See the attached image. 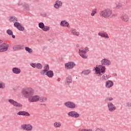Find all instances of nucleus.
<instances>
[{
    "label": "nucleus",
    "mask_w": 131,
    "mask_h": 131,
    "mask_svg": "<svg viewBox=\"0 0 131 131\" xmlns=\"http://www.w3.org/2000/svg\"><path fill=\"white\" fill-rule=\"evenodd\" d=\"M13 51H16L19 50H22L23 49V46L22 45H15L13 48Z\"/></svg>",
    "instance_id": "nucleus-24"
},
{
    "label": "nucleus",
    "mask_w": 131,
    "mask_h": 131,
    "mask_svg": "<svg viewBox=\"0 0 131 131\" xmlns=\"http://www.w3.org/2000/svg\"><path fill=\"white\" fill-rule=\"evenodd\" d=\"M64 105L67 108H70L71 109H74L76 107V105L74 103L70 101L66 102Z\"/></svg>",
    "instance_id": "nucleus-9"
},
{
    "label": "nucleus",
    "mask_w": 131,
    "mask_h": 131,
    "mask_svg": "<svg viewBox=\"0 0 131 131\" xmlns=\"http://www.w3.org/2000/svg\"><path fill=\"white\" fill-rule=\"evenodd\" d=\"M21 95L24 98H28L29 96L34 94V90L30 87H25L21 91Z\"/></svg>",
    "instance_id": "nucleus-2"
},
{
    "label": "nucleus",
    "mask_w": 131,
    "mask_h": 131,
    "mask_svg": "<svg viewBox=\"0 0 131 131\" xmlns=\"http://www.w3.org/2000/svg\"><path fill=\"white\" fill-rule=\"evenodd\" d=\"M101 62V64L104 65L105 66H109V65H111V61L106 58L102 59Z\"/></svg>",
    "instance_id": "nucleus-13"
},
{
    "label": "nucleus",
    "mask_w": 131,
    "mask_h": 131,
    "mask_svg": "<svg viewBox=\"0 0 131 131\" xmlns=\"http://www.w3.org/2000/svg\"><path fill=\"white\" fill-rule=\"evenodd\" d=\"M113 100V98H112V97H107L105 99V101H106V102H108V101H112Z\"/></svg>",
    "instance_id": "nucleus-45"
},
{
    "label": "nucleus",
    "mask_w": 131,
    "mask_h": 131,
    "mask_svg": "<svg viewBox=\"0 0 131 131\" xmlns=\"http://www.w3.org/2000/svg\"><path fill=\"white\" fill-rule=\"evenodd\" d=\"M25 49L29 54H32V53H33V50L29 47H25Z\"/></svg>",
    "instance_id": "nucleus-31"
},
{
    "label": "nucleus",
    "mask_w": 131,
    "mask_h": 131,
    "mask_svg": "<svg viewBox=\"0 0 131 131\" xmlns=\"http://www.w3.org/2000/svg\"><path fill=\"white\" fill-rule=\"evenodd\" d=\"M1 40H0V43H1Z\"/></svg>",
    "instance_id": "nucleus-51"
},
{
    "label": "nucleus",
    "mask_w": 131,
    "mask_h": 131,
    "mask_svg": "<svg viewBox=\"0 0 131 131\" xmlns=\"http://www.w3.org/2000/svg\"><path fill=\"white\" fill-rule=\"evenodd\" d=\"M8 48H9V45L6 43H3L0 45V52L2 53L8 51Z\"/></svg>",
    "instance_id": "nucleus-11"
},
{
    "label": "nucleus",
    "mask_w": 131,
    "mask_h": 131,
    "mask_svg": "<svg viewBox=\"0 0 131 131\" xmlns=\"http://www.w3.org/2000/svg\"><path fill=\"white\" fill-rule=\"evenodd\" d=\"M60 80H61V79H60V78H58V79H57V81H60Z\"/></svg>",
    "instance_id": "nucleus-48"
},
{
    "label": "nucleus",
    "mask_w": 131,
    "mask_h": 131,
    "mask_svg": "<svg viewBox=\"0 0 131 131\" xmlns=\"http://www.w3.org/2000/svg\"><path fill=\"white\" fill-rule=\"evenodd\" d=\"M98 35L101 36V37H104V38H106V39L109 38V36H108V34H107V33L99 32L98 33Z\"/></svg>",
    "instance_id": "nucleus-19"
},
{
    "label": "nucleus",
    "mask_w": 131,
    "mask_h": 131,
    "mask_svg": "<svg viewBox=\"0 0 131 131\" xmlns=\"http://www.w3.org/2000/svg\"><path fill=\"white\" fill-rule=\"evenodd\" d=\"M47 72L48 71H46L45 70H42L40 72V74L43 76H45V75H47Z\"/></svg>",
    "instance_id": "nucleus-33"
},
{
    "label": "nucleus",
    "mask_w": 131,
    "mask_h": 131,
    "mask_svg": "<svg viewBox=\"0 0 131 131\" xmlns=\"http://www.w3.org/2000/svg\"><path fill=\"white\" fill-rule=\"evenodd\" d=\"M78 131H93V129H85V128H80L78 129Z\"/></svg>",
    "instance_id": "nucleus-39"
},
{
    "label": "nucleus",
    "mask_w": 131,
    "mask_h": 131,
    "mask_svg": "<svg viewBox=\"0 0 131 131\" xmlns=\"http://www.w3.org/2000/svg\"><path fill=\"white\" fill-rule=\"evenodd\" d=\"M12 72H13L14 74H20V73H21V70L18 68H13L12 69Z\"/></svg>",
    "instance_id": "nucleus-23"
},
{
    "label": "nucleus",
    "mask_w": 131,
    "mask_h": 131,
    "mask_svg": "<svg viewBox=\"0 0 131 131\" xmlns=\"http://www.w3.org/2000/svg\"><path fill=\"white\" fill-rule=\"evenodd\" d=\"M38 26L39 28L43 30V31H49V30H50V27L45 26L43 23H39L38 24Z\"/></svg>",
    "instance_id": "nucleus-8"
},
{
    "label": "nucleus",
    "mask_w": 131,
    "mask_h": 131,
    "mask_svg": "<svg viewBox=\"0 0 131 131\" xmlns=\"http://www.w3.org/2000/svg\"><path fill=\"white\" fill-rule=\"evenodd\" d=\"M95 72L96 74L98 75V76H100V75H101V69L99 66L96 67V68H95Z\"/></svg>",
    "instance_id": "nucleus-28"
},
{
    "label": "nucleus",
    "mask_w": 131,
    "mask_h": 131,
    "mask_svg": "<svg viewBox=\"0 0 131 131\" xmlns=\"http://www.w3.org/2000/svg\"><path fill=\"white\" fill-rule=\"evenodd\" d=\"M23 10L25 12H28V11H29L30 10V8L29 7V5L28 4H25L23 5Z\"/></svg>",
    "instance_id": "nucleus-29"
},
{
    "label": "nucleus",
    "mask_w": 131,
    "mask_h": 131,
    "mask_svg": "<svg viewBox=\"0 0 131 131\" xmlns=\"http://www.w3.org/2000/svg\"><path fill=\"white\" fill-rule=\"evenodd\" d=\"M90 72H91L90 70H84L82 72V74L83 75H88V74H90Z\"/></svg>",
    "instance_id": "nucleus-37"
},
{
    "label": "nucleus",
    "mask_w": 131,
    "mask_h": 131,
    "mask_svg": "<svg viewBox=\"0 0 131 131\" xmlns=\"http://www.w3.org/2000/svg\"><path fill=\"white\" fill-rule=\"evenodd\" d=\"M49 78H52L54 76V72L53 71H48L46 75Z\"/></svg>",
    "instance_id": "nucleus-27"
},
{
    "label": "nucleus",
    "mask_w": 131,
    "mask_h": 131,
    "mask_svg": "<svg viewBox=\"0 0 131 131\" xmlns=\"http://www.w3.org/2000/svg\"><path fill=\"white\" fill-rule=\"evenodd\" d=\"M48 100V98L46 97H42L41 98L40 97L39 101L41 102H46Z\"/></svg>",
    "instance_id": "nucleus-38"
},
{
    "label": "nucleus",
    "mask_w": 131,
    "mask_h": 131,
    "mask_svg": "<svg viewBox=\"0 0 131 131\" xmlns=\"http://www.w3.org/2000/svg\"><path fill=\"white\" fill-rule=\"evenodd\" d=\"M13 90L14 91V92H17V91H19V90H20V86H15L13 88Z\"/></svg>",
    "instance_id": "nucleus-42"
},
{
    "label": "nucleus",
    "mask_w": 131,
    "mask_h": 131,
    "mask_svg": "<svg viewBox=\"0 0 131 131\" xmlns=\"http://www.w3.org/2000/svg\"><path fill=\"white\" fill-rule=\"evenodd\" d=\"M96 14H97V9H94L91 12V16L94 17Z\"/></svg>",
    "instance_id": "nucleus-36"
},
{
    "label": "nucleus",
    "mask_w": 131,
    "mask_h": 131,
    "mask_svg": "<svg viewBox=\"0 0 131 131\" xmlns=\"http://www.w3.org/2000/svg\"><path fill=\"white\" fill-rule=\"evenodd\" d=\"M17 115H23L24 116H30V114L27 112L25 111H20L17 114Z\"/></svg>",
    "instance_id": "nucleus-22"
},
{
    "label": "nucleus",
    "mask_w": 131,
    "mask_h": 131,
    "mask_svg": "<svg viewBox=\"0 0 131 131\" xmlns=\"http://www.w3.org/2000/svg\"><path fill=\"white\" fill-rule=\"evenodd\" d=\"M95 131H106V130L102 128H97L95 129Z\"/></svg>",
    "instance_id": "nucleus-44"
},
{
    "label": "nucleus",
    "mask_w": 131,
    "mask_h": 131,
    "mask_svg": "<svg viewBox=\"0 0 131 131\" xmlns=\"http://www.w3.org/2000/svg\"><path fill=\"white\" fill-rule=\"evenodd\" d=\"M74 66H75V63L73 62H69L65 64L66 69H72Z\"/></svg>",
    "instance_id": "nucleus-14"
},
{
    "label": "nucleus",
    "mask_w": 131,
    "mask_h": 131,
    "mask_svg": "<svg viewBox=\"0 0 131 131\" xmlns=\"http://www.w3.org/2000/svg\"><path fill=\"white\" fill-rule=\"evenodd\" d=\"M6 88V85L4 82L0 81V89L4 90Z\"/></svg>",
    "instance_id": "nucleus-32"
},
{
    "label": "nucleus",
    "mask_w": 131,
    "mask_h": 131,
    "mask_svg": "<svg viewBox=\"0 0 131 131\" xmlns=\"http://www.w3.org/2000/svg\"><path fill=\"white\" fill-rule=\"evenodd\" d=\"M8 102L14 106V107H23V104L21 103H18L17 101L13 100V99H9L8 100Z\"/></svg>",
    "instance_id": "nucleus-7"
},
{
    "label": "nucleus",
    "mask_w": 131,
    "mask_h": 131,
    "mask_svg": "<svg viewBox=\"0 0 131 131\" xmlns=\"http://www.w3.org/2000/svg\"><path fill=\"white\" fill-rule=\"evenodd\" d=\"M121 8H122V5L121 4H118L116 5L115 9L116 10H118V9H121Z\"/></svg>",
    "instance_id": "nucleus-40"
},
{
    "label": "nucleus",
    "mask_w": 131,
    "mask_h": 131,
    "mask_svg": "<svg viewBox=\"0 0 131 131\" xmlns=\"http://www.w3.org/2000/svg\"><path fill=\"white\" fill-rule=\"evenodd\" d=\"M30 66H31V67H33V68H35V67H36V64L35 63H30Z\"/></svg>",
    "instance_id": "nucleus-46"
},
{
    "label": "nucleus",
    "mask_w": 131,
    "mask_h": 131,
    "mask_svg": "<svg viewBox=\"0 0 131 131\" xmlns=\"http://www.w3.org/2000/svg\"><path fill=\"white\" fill-rule=\"evenodd\" d=\"M60 26H61L62 27H70L69 23H68V22H67L66 20H62L60 22Z\"/></svg>",
    "instance_id": "nucleus-18"
},
{
    "label": "nucleus",
    "mask_w": 131,
    "mask_h": 131,
    "mask_svg": "<svg viewBox=\"0 0 131 131\" xmlns=\"http://www.w3.org/2000/svg\"><path fill=\"white\" fill-rule=\"evenodd\" d=\"M113 11L110 8H106L103 9L100 11L99 12V16L101 18H104V19H107V18H115L117 17V14L114 13L113 14Z\"/></svg>",
    "instance_id": "nucleus-1"
},
{
    "label": "nucleus",
    "mask_w": 131,
    "mask_h": 131,
    "mask_svg": "<svg viewBox=\"0 0 131 131\" xmlns=\"http://www.w3.org/2000/svg\"><path fill=\"white\" fill-rule=\"evenodd\" d=\"M88 51L89 48H88V47H81L79 49V55H80V56L83 59H86L88 58L86 52Z\"/></svg>",
    "instance_id": "nucleus-3"
},
{
    "label": "nucleus",
    "mask_w": 131,
    "mask_h": 131,
    "mask_svg": "<svg viewBox=\"0 0 131 131\" xmlns=\"http://www.w3.org/2000/svg\"><path fill=\"white\" fill-rule=\"evenodd\" d=\"M114 83L111 80H108L105 82V87L110 89L113 86Z\"/></svg>",
    "instance_id": "nucleus-16"
},
{
    "label": "nucleus",
    "mask_w": 131,
    "mask_h": 131,
    "mask_svg": "<svg viewBox=\"0 0 131 131\" xmlns=\"http://www.w3.org/2000/svg\"><path fill=\"white\" fill-rule=\"evenodd\" d=\"M36 68L37 69H42V65H41V63H38L36 64Z\"/></svg>",
    "instance_id": "nucleus-35"
},
{
    "label": "nucleus",
    "mask_w": 131,
    "mask_h": 131,
    "mask_svg": "<svg viewBox=\"0 0 131 131\" xmlns=\"http://www.w3.org/2000/svg\"><path fill=\"white\" fill-rule=\"evenodd\" d=\"M43 68L44 70L46 71H49V70H50V67L49 66V64H45Z\"/></svg>",
    "instance_id": "nucleus-41"
},
{
    "label": "nucleus",
    "mask_w": 131,
    "mask_h": 131,
    "mask_svg": "<svg viewBox=\"0 0 131 131\" xmlns=\"http://www.w3.org/2000/svg\"><path fill=\"white\" fill-rule=\"evenodd\" d=\"M21 129L27 131H31L33 129V127L30 124H23L21 126Z\"/></svg>",
    "instance_id": "nucleus-6"
},
{
    "label": "nucleus",
    "mask_w": 131,
    "mask_h": 131,
    "mask_svg": "<svg viewBox=\"0 0 131 131\" xmlns=\"http://www.w3.org/2000/svg\"><path fill=\"white\" fill-rule=\"evenodd\" d=\"M68 116H70L71 117H74L75 118H77V117H79V115L78 113L75 111L69 112L68 113Z\"/></svg>",
    "instance_id": "nucleus-10"
},
{
    "label": "nucleus",
    "mask_w": 131,
    "mask_h": 131,
    "mask_svg": "<svg viewBox=\"0 0 131 131\" xmlns=\"http://www.w3.org/2000/svg\"><path fill=\"white\" fill-rule=\"evenodd\" d=\"M71 32L73 35H75L76 36H79V32L75 30V29H72L71 30Z\"/></svg>",
    "instance_id": "nucleus-25"
},
{
    "label": "nucleus",
    "mask_w": 131,
    "mask_h": 131,
    "mask_svg": "<svg viewBox=\"0 0 131 131\" xmlns=\"http://www.w3.org/2000/svg\"><path fill=\"white\" fill-rule=\"evenodd\" d=\"M98 67H100L101 69V73H105L106 71V67L104 66H99Z\"/></svg>",
    "instance_id": "nucleus-30"
},
{
    "label": "nucleus",
    "mask_w": 131,
    "mask_h": 131,
    "mask_svg": "<svg viewBox=\"0 0 131 131\" xmlns=\"http://www.w3.org/2000/svg\"><path fill=\"white\" fill-rule=\"evenodd\" d=\"M18 5H19V6H21V4H20V3H19V4H18Z\"/></svg>",
    "instance_id": "nucleus-50"
},
{
    "label": "nucleus",
    "mask_w": 131,
    "mask_h": 131,
    "mask_svg": "<svg viewBox=\"0 0 131 131\" xmlns=\"http://www.w3.org/2000/svg\"><path fill=\"white\" fill-rule=\"evenodd\" d=\"M71 82H72V78L70 76H69L66 79L65 83L67 85H69Z\"/></svg>",
    "instance_id": "nucleus-21"
},
{
    "label": "nucleus",
    "mask_w": 131,
    "mask_h": 131,
    "mask_svg": "<svg viewBox=\"0 0 131 131\" xmlns=\"http://www.w3.org/2000/svg\"><path fill=\"white\" fill-rule=\"evenodd\" d=\"M9 21L10 22H16V21H17V18H16V17H10L9 18Z\"/></svg>",
    "instance_id": "nucleus-34"
},
{
    "label": "nucleus",
    "mask_w": 131,
    "mask_h": 131,
    "mask_svg": "<svg viewBox=\"0 0 131 131\" xmlns=\"http://www.w3.org/2000/svg\"><path fill=\"white\" fill-rule=\"evenodd\" d=\"M12 38H15V35H12Z\"/></svg>",
    "instance_id": "nucleus-49"
},
{
    "label": "nucleus",
    "mask_w": 131,
    "mask_h": 131,
    "mask_svg": "<svg viewBox=\"0 0 131 131\" xmlns=\"http://www.w3.org/2000/svg\"><path fill=\"white\" fill-rule=\"evenodd\" d=\"M7 33L9 34V35H13V32L11 30H8Z\"/></svg>",
    "instance_id": "nucleus-43"
},
{
    "label": "nucleus",
    "mask_w": 131,
    "mask_h": 131,
    "mask_svg": "<svg viewBox=\"0 0 131 131\" xmlns=\"http://www.w3.org/2000/svg\"><path fill=\"white\" fill-rule=\"evenodd\" d=\"M120 18L121 19V21L125 23L128 22L130 19L129 15H128V14L125 12H123L122 13L121 16H120Z\"/></svg>",
    "instance_id": "nucleus-5"
},
{
    "label": "nucleus",
    "mask_w": 131,
    "mask_h": 131,
    "mask_svg": "<svg viewBox=\"0 0 131 131\" xmlns=\"http://www.w3.org/2000/svg\"><path fill=\"white\" fill-rule=\"evenodd\" d=\"M126 105L128 107H131V103L130 102H128L126 103Z\"/></svg>",
    "instance_id": "nucleus-47"
},
{
    "label": "nucleus",
    "mask_w": 131,
    "mask_h": 131,
    "mask_svg": "<svg viewBox=\"0 0 131 131\" xmlns=\"http://www.w3.org/2000/svg\"><path fill=\"white\" fill-rule=\"evenodd\" d=\"M107 106L108 107V110L111 112L116 110V106H115V105H114V104H113V103H112V102H108L107 103Z\"/></svg>",
    "instance_id": "nucleus-12"
},
{
    "label": "nucleus",
    "mask_w": 131,
    "mask_h": 131,
    "mask_svg": "<svg viewBox=\"0 0 131 131\" xmlns=\"http://www.w3.org/2000/svg\"><path fill=\"white\" fill-rule=\"evenodd\" d=\"M53 126L55 128H60L62 126V123L59 121L55 122L53 123Z\"/></svg>",
    "instance_id": "nucleus-20"
},
{
    "label": "nucleus",
    "mask_w": 131,
    "mask_h": 131,
    "mask_svg": "<svg viewBox=\"0 0 131 131\" xmlns=\"http://www.w3.org/2000/svg\"><path fill=\"white\" fill-rule=\"evenodd\" d=\"M111 77V76L109 74H105L103 76H102L100 79L101 80H107V79H109Z\"/></svg>",
    "instance_id": "nucleus-26"
},
{
    "label": "nucleus",
    "mask_w": 131,
    "mask_h": 131,
    "mask_svg": "<svg viewBox=\"0 0 131 131\" xmlns=\"http://www.w3.org/2000/svg\"><path fill=\"white\" fill-rule=\"evenodd\" d=\"M14 26L15 27H16V28H17V29L18 30H20V31H24V27H23L21 24H20V23H14Z\"/></svg>",
    "instance_id": "nucleus-15"
},
{
    "label": "nucleus",
    "mask_w": 131,
    "mask_h": 131,
    "mask_svg": "<svg viewBox=\"0 0 131 131\" xmlns=\"http://www.w3.org/2000/svg\"><path fill=\"white\" fill-rule=\"evenodd\" d=\"M40 100V97L38 95H31L28 98V101L30 103H35Z\"/></svg>",
    "instance_id": "nucleus-4"
},
{
    "label": "nucleus",
    "mask_w": 131,
    "mask_h": 131,
    "mask_svg": "<svg viewBox=\"0 0 131 131\" xmlns=\"http://www.w3.org/2000/svg\"><path fill=\"white\" fill-rule=\"evenodd\" d=\"M62 3L60 1H57L55 2V4L54 6L55 9H59L60 7H62Z\"/></svg>",
    "instance_id": "nucleus-17"
}]
</instances>
